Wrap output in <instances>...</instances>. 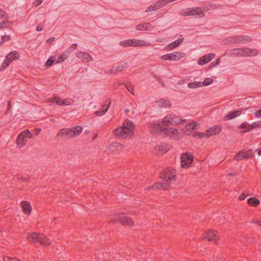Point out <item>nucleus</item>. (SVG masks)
<instances>
[{
	"instance_id": "1",
	"label": "nucleus",
	"mask_w": 261,
	"mask_h": 261,
	"mask_svg": "<svg viewBox=\"0 0 261 261\" xmlns=\"http://www.w3.org/2000/svg\"><path fill=\"white\" fill-rule=\"evenodd\" d=\"M27 239L29 241L33 243H39L40 244L48 246L50 245V242L48 238L42 233H36V232H32L27 235Z\"/></svg>"
},
{
	"instance_id": "2",
	"label": "nucleus",
	"mask_w": 261,
	"mask_h": 261,
	"mask_svg": "<svg viewBox=\"0 0 261 261\" xmlns=\"http://www.w3.org/2000/svg\"><path fill=\"white\" fill-rule=\"evenodd\" d=\"M82 130L83 128L80 126H76L70 128H63L59 130L57 136H63L67 138H70L79 136L82 133Z\"/></svg>"
},
{
	"instance_id": "3",
	"label": "nucleus",
	"mask_w": 261,
	"mask_h": 261,
	"mask_svg": "<svg viewBox=\"0 0 261 261\" xmlns=\"http://www.w3.org/2000/svg\"><path fill=\"white\" fill-rule=\"evenodd\" d=\"M152 130L157 132H163L165 136H169L170 137L176 135L178 133V131L177 129L171 127L164 128L162 124L160 123H154Z\"/></svg>"
},
{
	"instance_id": "4",
	"label": "nucleus",
	"mask_w": 261,
	"mask_h": 261,
	"mask_svg": "<svg viewBox=\"0 0 261 261\" xmlns=\"http://www.w3.org/2000/svg\"><path fill=\"white\" fill-rule=\"evenodd\" d=\"M186 120H183L181 118L175 116L174 114H170L164 117L162 120V124L165 126L169 125L179 124L182 122H185Z\"/></svg>"
},
{
	"instance_id": "5",
	"label": "nucleus",
	"mask_w": 261,
	"mask_h": 261,
	"mask_svg": "<svg viewBox=\"0 0 261 261\" xmlns=\"http://www.w3.org/2000/svg\"><path fill=\"white\" fill-rule=\"evenodd\" d=\"M232 54L238 56H256L258 55V50L257 49H251L247 47L234 48L232 50Z\"/></svg>"
},
{
	"instance_id": "6",
	"label": "nucleus",
	"mask_w": 261,
	"mask_h": 261,
	"mask_svg": "<svg viewBox=\"0 0 261 261\" xmlns=\"http://www.w3.org/2000/svg\"><path fill=\"white\" fill-rule=\"evenodd\" d=\"M181 166L183 168H187L193 162V156L188 152L184 153L181 156Z\"/></svg>"
},
{
	"instance_id": "7",
	"label": "nucleus",
	"mask_w": 261,
	"mask_h": 261,
	"mask_svg": "<svg viewBox=\"0 0 261 261\" xmlns=\"http://www.w3.org/2000/svg\"><path fill=\"white\" fill-rule=\"evenodd\" d=\"M175 170H171L168 168L163 170L160 174V178L165 179L166 181H168L172 179L175 180Z\"/></svg>"
},
{
	"instance_id": "8",
	"label": "nucleus",
	"mask_w": 261,
	"mask_h": 261,
	"mask_svg": "<svg viewBox=\"0 0 261 261\" xmlns=\"http://www.w3.org/2000/svg\"><path fill=\"white\" fill-rule=\"evenodd\" d=\"M112 222L114 223L119 222L122 225L133 226L134 225V220L131 218L128 217L118 216L112 220Z\"/></svg>"
},
{
	"instance_id": "9",
	"label": "nucleus",
	"mask_w": 261,
	"mask_h": 261,
	"mask_svg": "<svg viewBox=\"0 0 261 261\" xmlns=\"http://www.w3.org/2000/svg\"><path fill=\"white\" fill-rule=\"evenodd\" d=\"M183 57L182 53L178 52H173L171 54L164 55L161 58L164 60L176 61L180 59Z\"/></svg>"
},
{
	"instance_id": "10",
	"label": "nucleus",
	"mask_w": 261,
	"mask_h": 261,
	"mask_svg": "<svg viewBox=\"0 0 261 261\" xmlns=\"http://www.w3.org/2000/svg\"><path fill=\"white\" fill-rule=\"evenodd\" d=\"M122 128H124V131L126 134V136L132 137L134 134L133 130L134 129L135 127L132 121L128 120H125L123 124Z\"/></svg>"
},
{
	"instance_id": "11",
	"label": "nucleus",
	"mask_w": 261,
	"mask_h": 261,
	"mask_svg": "<svg viewBox=\"0 0 261 261\" xmlns=\"http://www.w3.org/2000/svg\"><path fill=\"white\" fill-rule=\"evenodd\" d=\"M215 56L214 53L206 54L200 58L197 63L200 65H204L212 60L213 59L215 58Z\"/></svg>"
},
{
	"instance_id": "12",
	"label": "nucleus",
	"mask_w": 261,
	"mask_h": 261,
	"mask_svg": "<svg viewBox=\"0 0 261 261\" xmlns=\"http://www.w3.org/2000/svg\"><path fill=\"white\" fill-rule=\"evenodd\" d=\"M165 5L163 0L159 1L156 3L151 5L146 10V12H151L156 10Z\"/></svg>"
},
{
	"instance_id": "13",
	"label": "nucleus",
	"mask_w": 261,
	"mask_h": 261,
	"mask_svg": "<svg viewBox=\"0 0 261 261\" xmlns=\"http://www.w3.org/2000/svg\"><path fill=\"white\" fill-rule=\"evenodd\" d=\"M235 43H241L251 42L252 38L251 37L245 35L235 36H234Z\"/></svg>"
},
{
	"instance_id": "14",
	"label": "nucleus",
	"mask_w": 261,
	"mask_h": 261,
	"mask_svg": "<svg viewBox=\"0 0 261 261\" xmlns=\"http://www.w3.org/2000/svg\"><path fill=\"white\" fill-rule=\"evenodd\" d=\"M221 131V127L220 126H215L212 127L210 129L206 130V135L207 137H210L213 135L219 134Z\"/></svg>"
},
{
	"instance_id": "15",
	"label": "nucleus",
	"mask_w": 261,
	"mask_h": 261,
	"mask_svg": "<svg viewBox=\"0 0 261 261\" xmlns=\"http://www.w3.org/2000/svg\"><path fill=\"white\" fill-rule=\"evenodd\" d=\"M20 204L22 208L23 212L25 214L30 215L32 210L30 202L27 201H22Z\"/></svg>"
},
{
	"instance_id": "16",
	"label": "nucleus",
	"mask_w": 261,
	"mask_h": 261,
	"mask_svg": "<svg viewBox=\"0 0 261 261\" xmlns=\"http://www.w3.org/2000/svg\"><path fill=\"white\" fill-rule=\"evenodd\" d=\"M76 57L83 60L88 62L92 60V56L88 53L85 51H79L76 54Z\"/></svg>"
},
{
	"instance_id": "17",
	"label": "nucleus",
	"mask_w": 261,
	"mask_h": 261,
	"mask_svg": "<svg viewBox=\"0 0 261 261\" xmlns=\"http://www.w3.org/2000/svg\"><path fill=\"white\" fill-rule=\"evenodd\" d=\"M20 57V56L18 53L16 51H13L7 55L5 58L11 63L13 60H18Z\"/></svg>"
},
{
	"instance_id": "18",
	"label": "nucleus",
	"mask_w": 261,
	"mask_h": 261,
	"mask_svg": "<svg viewBox=\"0 0 261 261\" xmlns=\"http://www.w3.org/2000/svg\"><path fill=\"white\" fill-rule=\"evenodd\" d=\"M185 14L187 16H193L195 15H200L203 13L202 10L200 7H195L191 9H189L188 12H186Z\"/></svg>"
},
{
	"instance_id": "19",
	"label": "nucleus",
	"mask_w": 261,
	"mask_h": 261,
	"mask_svg": "<svg viewBox=\"0 0 261 261\" xmlns=\"http://www.w3.org/2000/svg\"><path fill=\"white\" fill-rule=\"evenodd\" d=\"M218 231L216 230H212L205 234L204 238L209 241L215 240L217 239Z\"/></svg>"
},
{
	"instance_id": "20",
	"label": "nucleus",
	"mask_w": 261,
	"mask_h": 261,
	"mask_svg": "<svg viewBox=\"0 0 261 261\" xmlns=\"http://www.w3.org/2000/svg\"><path fill=\"white\" fill-rule=\"evenodd\" d=\"M242 111L241 110L230 112V113H228L225 116V119L227 120L233 119V118L241 115L242 114Z\"/></svg>"
},
{
	"instance_id": "21",
	"label": "nucleus",
	"mask_w": 261,
	"mask_h": 261,
	"mask_svg": "<svg viewBox=\"0 0 261 261\" xmlns=\"http://www.w3.org/2000/svg\"><path fill=\"white\" fill-rule=\"evenodd\" d=\"M27 140H25L23 134L21 133L18 136L16 139V144L18 147L21 148L25 145Z\"/></svg>"
},
{
	"instance_id": "22",
	"label": "nucleus",
	"mask_w": 261,
	"mask_h": 261,
	"mask_svg": "<svg viewBox=\"0 0 261 261\" xmlns=\"http://www.w3.org/2000/svg\"><path fill=\"white\" fill-rule=\"evenodd\" d=\"M183 40V38L179 39L171 42V43L169 44L165 47V49H166L167 50H171L177 47L182 42Z\"/></svg>"
},
{
	"instance_id": "23",
	"label": "nucleus",
	"mask_w": 261,
	"mask_h": 261,
	"mask_svg": "<svg viewBox=\"0 0 261 261\" xmlns=\"http://www.w3.org/2000/svg\"><path fill=\"white\" fill-rule=\"evenodd\" d=\"M114 134L117 136L119 138H125L127 137L126 136V134L124 130V128H122V127H118L117 128L114 130Z\"/></svg>"
},
{
	"instance_id": "24",
	"label": "nucleus",
	"mask_w": 261,
	"mask_h": 261,
	"mask_svg": "<svg viewBox=\"0 0 261 261\" xmlns=\"http://www.w3.org/2000/svg\"><path fill=\"white\" fill-rule=\"evenodd\" d=\"M130 43L132 46H145L147 45L146 42L144 40H138V39H130Z\"/></svg>"
},
{
	"instance_id": "25",
	"label": "nucleus",
	"mask_w": 261,
	"mask_h": 261,
	"mask_svg": "<svg viewBox=\"0 0 261 261\" xmlns=\"http://www.w3.org/2000/svg\"><path fill=\"white\" fill-rule=\"evenodd\" d=\"M151 24L150 23L147 22L144 23H140L136 25V29L138 31L141 30H150L151 29Z\"/></svg>"
},
{
	"instance_id": "26",
	"label": "nucleus",
	"mask_w": 261,
	"mask_h": 261,
	"mask_svg": "<svg viewBox=\"0 0 261 261\" xmlns=\"http://www.w3.org/2000/svg\"><path fill=\"white\" fill-rule=\"evenodd\" d=\"M122 148L121 144L118 142H114L111 144L109 147V149L112 151V152L117 150L120 151Z\"/></svg>"
},
{
	"instance_id": "27",
	"label": "nucleus",
	"mask_w": 261,
	"mask_h": 261,
	"mask_svg": "<svg viewBox=\"0 0 261 261\" xmlns=\"http://www.w3.org/2000/svg\"><path fill=\"white\" fill-rule=\"evenodd\" d=\"M260 126L261 127V122H255L251 125H249L248 129H246V130H242L241 132V134L246 133L247 132H249L250 130H252L253 128L258 127Z\"/></svg>"
},
{
	"instance_id": "28",
	"label": "nucleus",
	"mask_w": 261,
	"mask_h": 261,
	"mask_svg": "<svg viewBox=\"0 0 261 261\" xmlns=\"http://www.w3.org/2000/svg\"><path fill=\"white\" fill-rule=\"evenodd\" d=\"M158 102L159 106L161 107L170 108L172 105L169 100H165V99H161Z\"/></svg>"
},
{
	"instance_id": "29",
	"label": "nucleus",
	"mask_w": 261,
	"mask_h": 261,
	"mask_svg": "<svg viewBox=\"0 0 261 261\" xmlns=\"http://www.w3.org/2000/svg\"><path fill=\"white\" fill-rule=\"evenodd\" d=\"M247 203L250 206L256 207L259 204L260 201L256 197H251L248 199Z\"/></svg>"
},
{
	"instance_id": "30",
	"label": "nucleus",
	"mask_w": 261,
	"mask_h": 261,
	"mask_svg": "<svg viewBox=\"0 0 261 261\" xmlns=\"http://www.w3.org/2000/svg\"><path fill=\"white\" fill-rule=\"evenodd\" d=\"M56 103L57 105L59 106H67L68 105L67 102H68V99H65L64 100L61 99L60 97H56Z\"/></svg>"
},
{
	"instance_id": "31",
	"label": "nucleus",
	"mask_w": 261,
	"mask_h": 261,
	"mask_svg": "<svg viewBox=\"0 0 261 261\" xmlns=\"http://www.w3.org/2000/svg\"><path fill=\"white\" fill-rule=\"evenodd\" d=\"M68 57V54L66 52H63L59 57L56 62V64H60L62 63Z\"/></svg>"
},
{
	"instance_id": "32",
	"label": "nucleus",
	"mask_w": 261,
	"mask_h": 261,
	"mask_svg": "<svg viewBox=\"0 0 261 261\" xmlns=\"http://www.w3.org/2000/svg\"><path fill=\"white\" fill-rule=\"evenodd\" d=\"M254 153L251 149L248 150L246 151H244L243 156L245 159H248L252 158Z\"/></svg>"
},
{
	"instance_id": "33",
	"label": "nucleus",
	"mask_w": 261,
	"mask_h": 261,
	"mask_svg": "<svg viewBox=\"0 0 261 261\" xmlns=\"http://www.w3.org/2000/svg\"><path fill=\"white\" fill-rule=\"evenodd\" d=\"M202 86V83L201 82H190L188 84V87L190 88H196Z\"/></svg>"
},
{
	"instance_id": "34",
	"label": "nucleus",
	"mask_w": 261,
	"mask_h": 261,
	"mask_svg": "<svg viewBox=\"0 0 261 261\" xmlns=\"http://www.w3.org/2000/svg\"><path fill=\"white\" fill-rule=\"evenodd\" d=\"M55 61V57L51 56L50 57L45 64V66L46 67H50L51 66Z\"/></svg>"
},
{
	"instance_id": "35",
	"label": "nucleus",
	"mask_w": 261,
	"mask_h": 261,
	"mask_svg": "<svg viewBox=\"0 0 261 261\" xmlns=\"http://www.w3.org/2000/svg\"><path fill=\"white\" fill-rule=\"evenodd\" d=\"M10 64L11 63L5 58L4 61L2 63L0 67V71H2L5 70Z\"/></svg>"
},
{
	"instance_id": "36",
	"label": "nucleus",
	"mask_w": 261,
	"mask_h": 261,
	"mask_svg": "<svg viewBox=\"0 0 261 261\" xmlns=\"http://www.w3.org/2000/svg\"><path fill=\"white\" fill-rule=\"evenodd\" d=\"M197 123L195 121H192L190 123L186 124V128L188 130H194L195 129L196 125Z\"/></svg>"
},
{
	"instance_id": "37",
	"label": "nucleus",
	"mask_w": 261,
	"mask_h": 261,
	"mask_svg": "<svg viewBox=\"0 0 261 261\" xmlns=\"http://www.w3.org/2000/svg\"><path fill=\"white\" fill-rule=\"evenodd\" d=\"M2 40L0 41V46H2L4 43L11 40V37L9 35H3L1 37Z\"/></svg>"
},
{
	"instance_id": "38",
	"label": "nucleus",
	"mask_w": 261,
	"mask_h": 261,
	"mask_svg": "<svg viewBox=\"0 0 261 261\" xmlns=\"http://www.w3.org/2000/svg\"><path fill=\"white\" fill-rule=\"evenodd\" d=\"M124 85L127 90L129 92H130L133 95H134V89L133 86L131 84V83L127 82L125 83Z\"/></svg>"
},
{
	"instance_id": "39",
	"label": "nucleus",
	"mask_w": 261,
	"mask_h": 261,
	"mask_svg": "<svg viewBox=\"0 0 261 261\" xmlns=\"http://www.w3.org/2000/svg\"><path fill=\"white\" fill-rule=\"evenodd\" d=\"M244 154L243 151H239L237 154H236L234 158V160L236 161H241L243 159H245L244 158H243Z\"/></svg>"
},
{
	"instance_id": "40",
	"label": "nucleus",
	"mask_w": 261,
	"mask_h": 261,
	"mask_svg": "<svg viewBox=\"0 0 261 261\" xmlns=\"http://www.w3.org/2000/svg\"><path fill=\"white\" fill-rule=\"evenodd\" d=\"M152 189L157 190V189H161V182H155L152 186L149 187L148 188V190H150Z\"/></svg>"
},
{
	"instance_id": "41",
	"label": "nucleus",
	"mask_w": 261,
	"mask_h": 261,
	"mask_svg": "<svg viewBox=\"0 0 261 261\" xmlns=\"http://www.w3.org/2000/svg\"><path fill=\"white\" fill-rule=\"evenodd\" d=\"M120 45L122 46L126 47L132 46V44L130 43V39L126 40L124 41H122L120 42Z\"/></svg>"
},
{
	"instance_id": "42",
	"label": "nucleus",
	"mask_w": 261,
	"mask_h": 261,
	"mask_svg": "<svg viewBox=\"0 0 261 261\" xmlns=\"http://www.w3.org/2000/svg\"><path fill=\"white\" fill-rule=\"evenodd\" d=\"M213 83V80L210 77L205 78L202 83V86H206L210 85Z\"/></svg>"
},
{
	"instance_id": "43",
	"label": "nucleus",
	"mask_w": 261,
	"mask_h": 261,
	"mask_svg": "<svg viewBox=\"0 0 261 261\" xmlns=\"http://www.w3.org/2000/svg\"><path fill=\"white\" fill-rule=\"evenodd\" d=\"M127 63H124V64L120 65L118 66L117 67L114 68L116 73L118 72L122 71L124 67L126 66Z\"/></svg>"
},
{
	"instance_id": "44",
	"label": "nucleus",
	"mask_w": 261,
	"mask_h": 261,
	"mask_svg": "<svg viewBox=\"0 0 261 261\" xmlns=\"http://www.w3.org/2000/svg\"><path fill=\"white\" fill-rule=\"evenodd\" d=\"M194 138L198 137L199 139H202L205 137V134L200 132H195L192 134Z\"/></svg>"
},
{
	"instance_id": "45",
	"label": "nucleus",
	"mask_w": 261,
	"mask_h": 261,
	"mask_svg": "<svg viewBox=\"0 0 261 261\" xmlns=\"http://www.w3.org/2000/svg\"><path fill=\"white\" fill-rule=\"evenodd\" d=\"M21 133L23 134L24 137L25 138L31 139L33 137V135L31 133L29 129H25Z\"/></svg>"
},
{
	"instance_id": "46",
	"label": "nucleus",
	"mask_w": 261,
	"mask_h": 261,
	"mask_svg": "<svg viewBox=\"0 0 261 261\" xmlns=\"http://www.w3.org/2000/svg\"><path fill=\"white\" fill-rule=\"evenodd\" d=\"M77 46V44L76 43H74L71 45L70 47L67 48V49L65 51L68 55L72 52V51L75 49Z\"/></svg>"
},
{
	"instance_id": "47",
	"label": "nucleus",
	"mask_w": 261,
	"mask_h": 261,
	"mask_svg": "<svg viewBox=\"0 0 261 261\" xmlns=\"http://www.w3.org/2000/svg\"><path fill=\"white\" fill-rule=\"evenodd\" d=\"M167 181L165 182L161 183V189L163 190H167L169 189L170 187V185Z\"/></svg>"
},
{
	"instance_id": "48",
	"label": "nucleus",
	"mask_w": 261,
	"mask_h": 261,
	"mask_svg": "<svg viewBox=\"0 0 261 261\" xmlns=\"http://www.w3.org/2000/svg\"><path fill=\"white\" fill-rule=\"evenodd\" d=\"M108 111V108H105L102 111H96L95 112L96 116H100L102 115H104Z\"/></svg>"
},
{
	"instance_id": "49",
	"label": "nucleus",
	"mask_w": 261,
	"mask_h": 261,
	"mask_svg": "<svg viewBox=\"0 0 261 261\" xmlns=\"http://www.w3.org/2000/svg\"><path fill=\"white\" fill-rule=\"evenodd\" d=\"M0 17L5 19H7L8 18V16L7 13L1 8H0Z\"/></svg>"
},
{
	"instance_id": "50",
	"label": "nucleus",
	"mask_w": 261,
	"mask_h": 261,
	"mask_svg": "<svg viewBox=\"0 0 261 261\" xmlns=\"http://www.w3.org/2000/svg\"><path fill=\"white\" fill-rule=\"evenodd\" d=\"M234 36H230V37H229L228 38H227L225 40H226V43H227V44H230V43H233V44H235V40H234Z\"/></svg>"
},
{
	"instance_id": "51",
	"label": "nucleus",
	"mask_w": 261,
	"mask_h": 261,
	"mask_svg": "<svg viewBox=\"0 0 261 261\" xmlns=\"http://www.w3.org/2000/svg\"><path fill=\"white\" fill-rule=\"evenodd\" d=\"M17 178L18 180L23 181H28L30 179V177L28 176L27 177H23L22 175H17Z\"/></svg>"
},
{
	"instance_id": "52",
	"label": "nucleus",
	"mask_w": 261,
	"mask_h": 261,
	"mask_svg": "<svg viewBox=\"0 0 261 261\" xmlns=\"http://www.w3.org/2000/svg\"><path fill=\"white\" fill-rule=\"evenodd\" d=\"M248 123L247 122H245L241 124V125H239L238 128L239 129H244V130L247 129L248 128Z\"/></svg>"
},
{
	"instance_id": "53",
	"label": "nucleus",
	"mask_w": 261,
	"mask_h": 261,
	"mask_svg": "<svg viewBox=\"0 0 261 261\" xmlns=\"http://www.w3.org/2000/svg\"><path fill=\"white\" fill-rule=\"evenodd\" d=\"M220 61V58H218L217 59L215 62H212L210 65V68H212L213 67H214L216 66H217Z\"/></svg>"
},
{
	"instance_id": "54",
	"label": "nucleus",
	"mask_w": 261,
	"mask_h": 261,
	"mask_svg": "<svg viewBox=\"0 0 261 261\" xmlns=\"http://www.w3.org/2000/svg\"><path fill=\"white\" fill-rule=\"evenodd\" d=\"M4 261H20L19 259L16 258H10L8 256L4 257L3 258Z\"/></svg>"
},
{
	"instance_id": "55",
	"label": "nucleus",
	"mask_w": 261,
	"mask_h": 261,
	"mask_svg": "<svg viewBox=\"0 0 261 261\" xmlns=\"http://www.w3.org/2000/svg\"><path fill=\"white\" fill-rule=\"evenodd\" d=\"M111 105V99L108 98L105 101V105L103 106V108L105 107V108H108V109L109 108L110 106Z\"/></svg>"
},
{
	"instance_id": "56",
	"label": "nucleus",
	"mask_w": 261,
	"mask_h": 261,
	"mask_svg": "<svg viewBox=\"0 0 261 261\" xmlns=\"http://www.w3.org/2000/svg\"><path fill=\"white\" fill-rule=\"evenodd\" d=\"M44 24L42 23H40L36 28V30L38 32L42 31L44 28Z\"/></svg>"
},
{
	"instance_id": "57",
	"label": "nucleus",
	"mask_w": 261,
	"mask_h": 261,
	"mask_svg": "<svg viewBox=\"0 0 261 261\" xmlns=\"http://www.w3.org/2000/svg\"><path fill=\"white\" fill-rule=\"evenodd\" d=\"M159 151H161V152L165 153L167 152V150L166 148H164L163 146H159Z\"/></svg>"
},
{
	"instance_id": "58",
	"label": "nucleus",
	"mask_w": 261,
	"mask_h": 261,
	"mask_svg": "<svg viewBox=\"0 0 261 261\" xmlns=\"http://www.w3.org/2000/svg\"><path fill=\"white\" fill-rule=\"evenodd\" d=\"M8 23V20H4L2 22H0V29L5 27V25Z\"/></svg>"
},
{
	"instance_id": "59",
	"label": "nucleus",
	"mask_w": 261,
	"mask_h": 261,
	"mask_svg": "<svg viewBox=\"0 0 261 261\" xmlns=\"http://www.w3.org/2000/svg\"><path fill=\"white\" fill-rule=\"evenodd\" d=\"M248 195H246L245 193H243L241 196H239V199L240 200H244L247 197Z\"/></svg>"
},
{
	"instance_id": "60",
	"label": "nucleus",
	"mask_w": 261,
	"mask_h": 261,
	"mask_svg": "<svg viewBox=\"0 0 261 261\" xmlns=\"http://www.w3.org/2000/svg\"><path fill=\"white\" fill-rule=\"evenodd\" d=\"M55 40V37H53L51 38H50L46 40V43L48 44H51L52 42H53Z\"/></svg>"
},
{
	"instance_id": "61",
	"label": "nucleus",
	"mask_w": 261,
	"mask_h": 261,
	"mask_svg": "<svg viewBox=\"0 0 261 261\" xmlns=\"http://www.w3.org/2000/svg\"><path fill=\"white\" fill-rule=\"evenodd\" d=\"M106 73H107V74H113V73L115 74L116 72H115V71L114 69V67H113L112 69H110V70L107 71Z\"/></svg>"
},
{
	"instance_id": "62",
	"label": "nucleus",
	"mask_w": 261,
	"mask_h": 261,
	"mask_svg": "<svg viewBox=\"0 0 261 261\" xmlns=\"http://www.w3.org/2000/svg\"><path fill=\"white\" fill-rule=\"evenodd\" d=\"M254 115L256 117H261V109L257 111L255 113Z\"/></svg>"
},
{
	"instance_id": "63",
	"label": "nucleus",
	"mask_w": 261,
	"mask_h": 261,
	"mask_svg": "<svg viewBox=\"0 0 261 261\" xmlns=\"http://www.w3.org/2000/svg\"><path fill=\"white\" fill-rule=\"evenodd\" d=\"M35 2H36L35 6H38L42 3V0H36Z\"/></svg>"
},
{
	"instance_id": "64",
	"label": "nucleus",
	"mask_w": 261,
	"mask_h": 261,
	"mask_svg": "<svg viewBox=\"0 0 261 261\" xmlns=\"http://www.w3.org/2000/svg\"><path fill=\"white\" fill-rule=\"evenodd\" d=\"M254 223L261 226V221L260 220H256V221H254L253 222Z\"/></svg>"
}]
</instances>
